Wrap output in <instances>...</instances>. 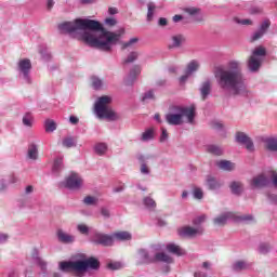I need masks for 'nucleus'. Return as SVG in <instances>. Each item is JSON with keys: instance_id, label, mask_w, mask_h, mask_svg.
I'll return each instance as SVG.
<instances>
[{"instance_id": "1", "label": "nucleus", "mask_w": 277, "mask_h": 277, "mask_svg": "<svg viewBox=\"0 0 277 277\" xmlns=\"http://www.w3.org/2000/svg\"><path fill=\"white\" fill-rule=\"evenodd\" d=\"M58 31L68 34L71 38H77V40H82L93 49L109 53L113 47L120 42L124 28H121L118 32H111L105 29L97 21L77 18L74 22L58 24Z\"/></svg>"}, {"instance_id": "2", "label": "nucleus", "mask_w": 277, "mask_h": 277, "mask_svg": "<svg viewBox=\"0 0 277 277\" xmlns=\"http://www.w3.org/2000/svg\"><path fill=\"white\" fill-rule=\"evenodd\" d=\"M214 78L219 89L225 94L232 96H246L248 94L246 77L239 61H229L225 67H216Z\"/></svg>"}, {"instance_id": "3", "label": "nucleus", "mask_w": 277, "mask_h": 277, "mask_svg": "<svg viewBox=\"0 0 277 277\" xmlns=\"http://www.w3.org/2000/svg\"><path fill=\"white\" fill-rule=\"evenodd\" d=\"M171 111L166 115V122L171 127H179L183 123V118L192 124L196 118V105L190 106H172Z\"/></svg>"}, {"instance_id": "4", "label": "nucleus", "mask_w": 277, "mask_h": 277, "mask_svg": "<svg viewBox=\"0 0 277 277\" xmlns=\"http://www.w3.org/2000/svg\"><path fill=\"white\" fill-rule=\"evenodd\" d=\"M101 267V262L96 258H89L87 260L61 262L60 269L61 272H75L76 274H81L88 272V269H98Z\"/></svg>"}, {"instance_id": "5", "label": "nucleus", "mask_w": 277, "mask_h": 277, "mask_svg": "<svg viewBox=\"0 0 277 277\" xmlns=\"http://www.w3.org/2000/svg\"><path fill=\"white\" fill-rule=\"evenodd\" d=\"M109 105H111V96L103 95L97 98L94 105L97 118H105L106 120L111 121L120 120V115H118V113H116Z\"/></svg>"}, {"instance_id": "6", "label": "nucleus", "mask_w": 277, "mask_h": 277, "mask_svg": "<svg viewBox=\"0 0 277 277\" xmlns=\"http://www.w3.org/2000/svg\"><path fill=\"white\" fill-rule=\"evenodd\" d=\"M17 72L25 83H31V60L22 58L17 62Z\"/></svg>"}, {"instance_id": "7", "label": "nucleus", "mask_w": 277, "mask_h": 277, "mask_svg": "<svg viewBox=\"0 0 277 277\" xmlns=\"http://www.w3.org/2000/svg\"><path fill=\"white\" fill-rule=\"evenodd\" d=\"M91 242L95 246H103L104 248H109L114 246V236L94 230L91 236Z\"/></svg>"}, {"instance_id": "8", "label": "nucleus", "mask_w": 277, "mask_h": 277, "mask_svg": "<svg viewBox=\"0 0 277 277\" xmlns=\"http://www.w3.org/2000/svg\"><path fill=\"white\" fill-rule=\"evenodd\" d=\"M82 185L83 179L77 173H71L64 182L60 183V187H66L67 189H81Z\"/></svg>"}, {"instance_id": "9", "label": "nucleus", "mask_w": 277, "mask_h": 277, "mask_svg": "<svg viewBox=\"0 0 277 277\" xmlns=\"http://www.w3.org/2000/svg\"><path fill=\"white\" fill-rule=\"evenodd\" d=\"M202 233H205L202 227L184 226L177 229L180 237H188L189 239L198 237V235H202Z\"/></svg>"}, {"instance_id": "10", "label": "nucleus", "mask_w": 277, "mask_h": 277, "mask_svg": "<svg viewBox=\"0 0 277 277\" xmlns=\"http://www.w3.org/2000/svg\"><path fill=\"white\" fill-rule=\"evenodd\" d=\"M56 239L60 243H64L66 246H70L71 243H75L77 241V237L72 234H68V232L58 228L56 230Z\"/></svg>"}, {"instance_id": "11", "label": "nucleus", "mask_w": 277, "mask_h": 277, "mask_svg": "<svg viewBox=\"0 0 277 277\" xmlns=\"http://www.w3.org/2000/svg\"><path fill=\"white\" fill-rule=\"evenodd\" d=\"M269 27H272V22L269 21V18L264 19L260 24L259 29L251 36V42H256V40H261V38H263V36L267 34V29H269Z\"/></svg>"}, {"instance_id": "12", "label": "nucleus", "mask_w": 277, "mask_h": 277, "mask_svg": "<svg viewBox=\"0 0 277 277\" xmlns=\"http://www.w3.org/2000/svg\"><path fill=\"white\" fill-rule=\"evenodd\" d=\"M252 268V263L247 260H236L232 263L230 269L234 274H241V272H248Z\"/></svg>"}, {"instance_id": "13", "label": "nucleus", "mask_w": 277, "mask_h": 277, "mask_svg": "<svg viewBox=\"0 0 277 277\" xmlns=\"http://www.w3.org/2000/svg\"><path fill=\"white\" fill-rule=\"evenodd\" d=\"M269 185V179L265 174H259L250 181L251 189H261Z\"/></svg>"}, {"instance_id": "14", "label": "nucleus", "mask_w": 277, "mask_h": 277, "mask_svg": "<svg viewBox=\"0 0 277 277\" xmlns=\"http://www.w3.org/2000/svg\"><path fill=\"white\" fill-rule=\"evenodd\" d=\"M183 12L188 14V16H192L195 23H202L205 21V15H202V10L200 8L188 6L184 8Z\"/></svg>"}, {"instance_id": "15", "label": "nucleus", "mask_w": 277, "mask_h": 277, "mask_svg": "<svg viewBox=\"0 0 277 277\" xmlns=\"http://www.w3.org/2000/svg\"><path fill=\"white\" fill-rule=\"evenodd\" d=\"M236 142H238V144H243L247 150H249L250 153L254 150V143L252 142V138H250V136H248V134L243 132L236 133Z\"/></svg>"}, {"instance_id": "16", "label": "nucleus", "mask_w": 277, "mask_h": 277, "mask_svg": "<svg viewBox=\"0 0 277 277\" xmlns=\"http://www.w3.org/2000/svg\"><path fill=\"white\" fill-rule=\"evenodd\" d=\"M230 220L232 222H235V212H224L213 219V224H215V226H226Z\"/></svg>"}, {"instance_id": "17", "label": "nucleus", "mask_w": 277, "mask_h": 277, "mask_svg": "<svg viewBox=\"0 0 277 277\" xmlns=\"http://www.w3.org/2000/svg\"><path fill=\"white\" fill-rule=\"evenodd\" d=\"M187 42V37L183 34H176L171 37L169 49H181Z\"/></svg>"}, {"instance_id": "18", "label": "nucleus", "mask_w": 277, "mask_h": 277, "mask_svg": "<svg viewBox=\"0 0 277 277\" xmlns=\"http://www.w3.org/2000/svg\"><path fill=\"white\" fill-rule=\"evenodd\" d=\"M212 88H213V82H211L210 79L203 81L200 84L199 92L202 101H207V98H209Z\"/></svg>"}, {"instance_id": "19", "label": "nucleus", "mask_w": 277, "mask_h": 277, "mask_svg": "<svg viewBox=\"0 0 277 277\" xmlns=\"http://www.w3.org/2000/svg\"><path fill=\"white\" fill-rule=\"evenodd\" d=\"M140 72H142V67H140V65H134L128 77L124 79V85H133V83H135V80L137 79V75H140Z\"/></svg>"}, {"instance_id": "20", "label": "nucleus", "mask_w": 277, "mask_h": 277, "mask_svg": "<svg viewBox=\"0 0 277 277\" xmlns=\"http://www.w3.org/2000/svg\"><path fill=\"white\" fill-rule=\"evenodd\" d=\"M263 64V58H255L254 56H250L247 66L250 72H259V69L261 68Z\"/></svg>"}, {"instance_id": "21", "label": "nucleus", "mask_w": 277, "mask_h": 277, "mask_svg": "<svg viewBox=\"0 0 277 277\" xmlns=\"http://www.w3.org/2000/svg\"><path fill=\"white\" fill-rule=\"evenodd\" d=\"M213 264L211 262H203L200 268L195 272L194 277H208L207 273L211 272Z\"/></svg>"}, {"instance_id": "22", "label": "nucleus", "mask_w": 277, "mask_h": 277, "mask_svg": "<svg viewBox=\"0 0 277 277\" xmlns=\"http://www.w3.org/2000/svg\"><path fill=\"white\" fill-rule=\"evenodd\" d=\"M137 159L141 163V174H146V175L150 174V169L146 164V161H148V159H153V156L140 155Z\"/></svg>"}, {"instance_id": "23", "label": "nucleus", "mask_w": 277, "mask_h": 277, "mask_svg": "<svg viewBox=\"0 0 277 277\" xmlns=\"http://www.w3.org/2000/svg\"><path fill=\"white\" fill-rule=\"evenodd\" d=\"M167 250L171 254H175V256H184L185 254V250L175 243L167 245Z\"/></svg>"}, {"instance_id": "24", "label": "nucleus", "mask_w": 277, "mask_h": 277, "mask_svg": "<svg viewBox=\"0 0 277 277\" xmlns=\"http://www.w3.org/2000/svg\"><path fill=\"white\" fill-rule=\"evenodd\" d=\"M216 166L220 170H224L225 172H233V170H235V163L230 162V160H220L216 162Z\"/></svg>"}, {"instance_id": "25", "label": "nucleus", "mask_w": 277, "mask_h": 277, "mask_svg": "<svg viewBox=\"0 0 277 277\" xmlns=\"http://www.w3.org/2000/svg\"><path fill=\"white\" fill-rule=\"evenodd\" d=\"M206 181L208 189L215 190L222 187V183H220V181L215 180V177L211 175H208Z\"/></svg>"}, {"instance_id": "26", "label": "nucleus", "mask_w": 277, "mask_h": 277, "mask_svg": "<svg viewBox=\"0 0 277 277\" xmlns=\"http://www.w3.org/2000/svg\"><path fill=\"white\" fill-rule=\"evenodd\" d=\"M200 68V62L193 60L190 61L185 69L186 75H194Z\"/></svg>"}, {"instance_id": "27", "label": "nucleus", "mask_w": 277, "mask_h": 277, "mask_svg": "<svg viewBox=\"0 0 277 277\" xmlns=\"http://www.w3.org/2000/svg\"><path fill=\"white\" fill-rule=\"evenodd\" d=\"M113 239H116L117 241H131L132 236L129 232H117L113 234Z\"/></svg>"}, {"instance_id": "28", "label": "nucleus", "mask_w": 277, "mask_h": 277, "mask_svg": "<svg viewBox=\"0 0 277 277\" xmlns=\"http://www.w3.org/2000/svg\"><path fill=\"white\" fill-rule=\"evenodd\" d=\"M138 262L137 265H142L144 263H153V259L148 255V251L144 249L138 250Z\"/></svg>"}, {"instance_id": "29", "label": "nucleus", "mask_w": 277, "mask_h": 277, "mask_svg": "<svg viewBox=\"0 0 277 277\" xmlns=\"http://www.w3.org/2000/svg\"><path fill=\"white\" fill-rule=\"evenodd\" d=\"M265 55H267V50L265 49V47L260 45L252 51L251 57H255L256 60H263Z\"/></svg>"}, {"instance_id": "30", "label": "nucleus", "mask_w": 277, "mask_h": 277, "mask_svg": "<svg viewBox=\"0 0 277 277\" xmlns=\"http://www.w3.org/2000/svg\"><path fill=\"white\" fill-rule=\"evenodd\" d=\"M155 261H159L160 263H174V259L172 256L168 255L164 252H158L155 254Z\"/></svg>"}, {"instance_id": "31", "label": "nucleus", "mask_w": 277, "mask_h": 277, "mask_svg": "<svg viewBox=\"0 0 277 277\" xmlns=\"http://www.w3.org/2000/svg\"><path fill=\"white\" fill-rule=\"evenodd\" d=\"M27 157L32 161H36V159H38V145H36L35 143L28 145Z\"/></svg>"}, {"instance_id": "32", "label": "nucleus", "mask_w": 277, "mask_h": 277, "mask_svg": "<svg viewBox=\"0 0 277 277\" xmlns=\"http://www.w3.org/2000/svg\"><path fill=\"white\" fill-rule=\"evenodd\" d=\"M207 153H210V155H214L216 157H221V155H224V149L217 145H208Z\"/></svg>"}, {"instance_id": "33", "label": "nucleus", "mask_w": 277, "mask_h": 277, "mask_svg": "<svg viewBox=\"0 0 277 277\" xmlns=\"http://www.w3.org/2000/svg\"><path fill=\"white\" fill-rule=\"evenodd\" d=\"M234 222H245L246 224H250V222H254V216L252 214L238 215L235 213Z\"/></svg>"}, {"instance_id": "34", "label": "nucleus", "mask_w": 277, "mask_h": 277, "mask_svg": "<svg viewBox=\"0 0 277 277\" xmlns=\"http://www.w3.org/2000/svg\"><path fill=\"white\" fill-rule=\"evenodd\" d=\"M64 148H75L77 146V138L75 136H66L62 142Z\"/></svg>"}, {"instance_id": "35", "label": "nucleus", "mask_w": 277, "mask_h": 277, "mask_svg": "<svg viewBox=\"0 0 277 277\" xmlns=\"http://www.w3.org/2000/svg\"><path fill=\"white\" fill-rule=\"evenodd\" d=\"M229 187L232 189V194H235L236 196H239L241 192H243V184H241V182H232Z\"/></svg>"}, {"instance_id": "36", "label": "nucleus", "mask_w": 277, "mask_h": 277, "mask_svg": "<svg viewBox=\"0 0 277 277\" xmlns=\"http://www.w3.org/2000/svg\"><path fill=\"white\" fill-rule=\"evenodd\" d=\"M143 205L146 207V209H149V211H155L157 208V202H155V199L150 197H145L143 199Z\"/></svg>"}, {"instance_id": "37", "label": "nucleus", "mask_w": 277, "mask_h": 277, "mask_svg": "<svg viewBox=\"0 0 277 277\" xmlns=\"http://www.w3.org/2000/svg\"><path fill=\"white\" fill-rule=\"evenodd\" d=\"M63 168H64V159L56 158L54 160V164H53V168H52L54 174H60V172H62Z\"/></svg>"}, {"instance_id": "38", "label": "nucleus", "mask_w": 277, "mask_h": 277, "mask_svg": "<svg viewBox=\"0 0 277 277\" xmlns=\"http://www.w3.org/2000/svg\"><path fill=\"white\" fill-rule=\"evenodd\" d=\"M137 42H140V38L133 37L129 41L123 42L121 49L122 51H124L126 49H133L135 44H137Z\"/></svg>"}, {"instance_id": "39", "label": "nucleus", "mask_w": 277, "mask_h": 277, "mask_svg": "<svg viewBox=\"0 0 277 277\" xmlns=\"http://www.w3.org/2000/svg\"><path fill=\"white\" fill-rule=\"evenodd\" d=\"M82 202L87 207H96V205H98V199L94 196H87L83 198Z\"/></svg>"}, {"instance_id": "40", "label": "nucleus", "mask_w": 277, "mask_h": 277, "mask_svg": "<svg viewBox=\"0 0 277 277\" xmlns=\"http://www.w3.org/2000/svg\"><path fill=\"white\" fill-rule=\"evenodd\" d=\"M44 127H45L47 133H53V131H56V129H57V123H55L51 119H47L44 122Z\"/></svg>"}, {"instance_id": "41", "label": "nucleus", "mask_w": 277, "mask_h": 277, "mask_svg": "<svg viewBox=\"0 0 277 277\" xmlns=\"http://www.w3.org/2000/svg\"><path fill=\"white\" fill-rule=\"evenodd\" d=\"M94 151L96 153V155H100V157H102V155H105V153H107V144L97 143L94 146Z\"/></svg>"}, {"instance_id": "42", "label": "nucleus", "mask_w": 277, "mask_h": 277, "mask_svg": "<svg viewBox=\"0 0 277 277\" xmlns=\"http://www.w3.org/2000/svg\"><path fill=\"white\" fill-rule=\"evenodd\" d=\"M272 250V245L267 242H262L259 245L258 251L260 254H269Z\"/></svg>"}, {"instance_id": "43", "label": "nucleus", "mask_w": 277, "mask_h": 277, "mask_svg": "<svg viewBox=\"0 0 277 277\" xmlns=\"http://www.w3.org/2000/svg\"><path fill=\"white\" fill-rule=\"evenodd\" d=\"M155 137V131L153 129H148L142 134V142H150V140H154Z\"/></svg>"}, {"instance_id": "44", "label": "nucleus", "mask_w": 277, "mask_h": 277, "mask_svg": "<svg viewBox=\"0 0 277 277\" xmlns=\"http://www.w3.org/2000/svg\"><path fill=\"white\" fill-rule=\"evenodd\" d=\"M140 57V53L137 51H132L128 54L127 58L124 60V64H133Z\"/></svg>"}, {"instance_id": "45", "label": "nucleus", "mask_w": 277, "mask_h": 277, "mask_svg": "<svg viewBox=\"0 0 277 277\" xmlns=\"http://www.w3.org/2000/svg\"><path fill=\"white\" fill-rule=\"evenodd\" d=\"M266 148L272 153H277V140L276 138H268L266 141Z\"/></svg>"}, {"instance_id": "46", "label": "nucleus", "mask_w": 277, "mask_h": 277, "mask_svg": "<svg viewBox=\"0 0 277 277\" xmlns=\"http://www.w3.org/2000/svg\"><path fill=\"white\" fill-rule=\"evenodd\" d=\"M91 84L94 90H101V88H103V80L96 76H93L91 77Z\"/></svg>"}, {"instance_id": "47", "label": "nucleus", "mask_w": 277, "mask_h": 277, "mask_svg": "<svg viewBox=\"0 0 277 277\" xmlns=\"http://www.w3.org/2000/svg\"><path fill=\"white\" fill-rule=\"evenodd\" d=\"M24 127H34V116L30 113H26L23 117Z\"/></svg>"}, {"instance_id": "48", "label": "nucleus", "mask_w": 277, "mask_h": 277, "mask_svg": "<svg viewBox=\"0 0 277 277\" xmlns=\"http://www.w3.org/2000/svg\"><path fill=\"white\" fill-rule=\"evenodd\" d=\"M193 196L196 200H202V198H205V193L202 192V188L195 187L193 189Z\"/></svg>"}, {"instance_id": "49", "label": "nucleus", "mask_w": 277, "mask_h": 277, "mask_svg": "<svg viewBox=\"0 0 277 277\" xmlns=\"http://www.w3.org/2000/svg\"><path fill=\"white\" fill-rule=\"evenodd\" d=\"M143 103H148V101H155V92L153 90L144 93L142 97Z\"/></svg>"}, {"instance_id": "50", "label": "nucleus", "mask_w": 277, "mask_h": 277, "mask_svg": "<svg viewBox=\"0 0 277 277\" xmlns=\"http://www.w3.org/2000/svg\"><path fill=\"white\" fill-rule=\"evenodd\" d=\"M77 230L81 233V235H90V227L85 224H78Z\"/></svg>"}, {"instance_id": "51", "label": "nucleus", "mask_w": 277, "mask_h": 277, "mask_svg": "<svg viewBox=\"0 0 277 277\" xmlns=\"http://www.w3.org/2000/svg\"><path fill=\"white\" fill-rule=\"evenodd\" d=\"M207 220V215L202 214L200 216H197L193 220L194 226L200 227V224H202Z\"/></svg>"}, {"instance_id": "52", "label": "nucleus", "mask_w": 277, "mask_h": 277, "mask_svg": "<svg viewBox=\"0 0 277 277\" xmlns=\"http://www.w3.org/2000/svg\"><path fill=\"white\" fill-rule=\"evenodd\" d=\"M211 128L214 129V131H224V123L220 121H212Z\"/></svg>"}, {"instance_id": "53", "label": "nucleus", "mask_w": 277, "mask_h": 277, "mask_svg": "<svg viewBox=\"0 0 277 277\" xmlns=\"http://www.w3.org/2000/svg\"><path fill=\"white\" fill-rule=\"evenodd\" d=\"M147 8H148V11H147V21H153V16H154V12H155V4H153V3H149L148 5H147Z\"/></svg>"}, {"instance_id": "54", "label": "nucleus", "mask_w": 277, "mask_h": 277, "mask_svg": "<svg viewBox=\"0 0 277 277\" xmlns=\"http://www.w3.org/2000/svg\"><path fill=\"white\" fill-rule=\"evenodd\" d=\"M101 215L105 217L106 220H109L111 217V212H109V209L102 207L101 208Z\"/></svg>"}, {"instance_id": "55", "label": "nucleus", "mask_w": 277, "mask_h": 277, "mask_svg": "<svg viewBox=\"0 0 277 277\" xmlns=\"http://www.w3.org/2000/svg\"><path fill=\"white\" fill-rule=\"evenodd\" d=\"M160 142H168V130L166 128H161Z\"/></svg>"}, {"instance_id": "56", "label": "nucleus", "mask_w": 277, "mask_h": 277, "mask_svg": "<svg viewBox=\"0 0 277 277\" xmlns=\"http://www.w3.org/2000/svg\"><path fill=\"white\" fill-rule=\"evenodd\" d=\"M235 22L238 25H252V19H239V18H235Z\"/></svg>"}, {"instance_id": "57", "label": "nucleus", "mask_w": 277, "mask_h": 277, "mask_svg": "<svg viewBox=\"0 0 277 277\" xmlns=\"http://www.w3.org/2000/svg\"><path fill=\"white\" fill-rule=\"evenodd\" d=\"M120 267H122V264H120L119 262L108 264V269H120Z\"/></svg>"}, {"instance_id": "58", "label": "nucleus", "mask_w": 277, "mask_h": 277, "mask_svg": "<svg viewBox=\"0 0 277 277\" xmlns=\"http://www.w3.org/2000/svg\"><path fill=\"white\" fill-rule=\"evenodd\" d=\"M251 14H262L263 13V9L259 8V6H253L250 10Z\"/></svg>"}, {"instance_id": "59", "label": "nucleus", "mask_w": 277, "mask_h": 277, "mask_svg": "<svg viewBox=\"0 0 277 277\" xmlns=\"http://www.w3.org/2000/svg\"><path fill=\"white\" fill-rule=\"evenodd\" d=\"M24 194H25L26 196H29L30 194H34V186H32V185H27V186L25 187Z\"/></svg>"}, {"instance_id": "60", "label": "nucleus", "mask_w": 277, "mask_h": 277, "mask_svg": "<svg viewBox=\"0 0 277 277\" xmlns=\"http://www.w3.org/2000/svg\"><path fill=\"white\" fill-rule=\"evenodd\" d=\"M159 27H166L168 25V19L166 17H160L158 21Z\"/></svg>"}, {"instance_id": "61", "label": "nucleus", "mask_w": 277, "mask_h": 277, "mask_svg": "<svg viewBox=\"0 0 277 277\" xmlns=\"http://www.w3.org/2000/svg\"><path fill=\"white\" fill-rule=\"evenodd\" d=\"M268 200H269V202H272L273 205H277V195L268 194Z\"/></svg>"}, {"instance_id": "62", "label": "nucleus", "mask_w": 277, "mask_h": 277, "mask_svg": "<svg viewBox=\"0 0 277 277\" xmlns=\"http://www.w3.org/2000/svg\"><path fill=\"white\" fill-rule=\"evenodd\" d=\"M9 238L10 236H8V234L0 233V243H5V241H8Z\"/></svg>"}, {"instance_id": "63", "label": "nucleus", "mask_w": 277, "mask_h": 277, "mask_svg": "<svg viewBox=\"0 0 277 277\" xmlns=\"http://www.w3.org/2000/svg\"><path fill=\"white\" fill-rule=\"evenodd\" d=\"M69 122H70V124H79V117L70 116Z\"/></svg>"}, {"instance_id": "64", "label": "nucleus", "mask_w": 277, "mask_h": 277, "mask_svg": "<svg viewBox=\"0 0 277 277\" xmlns=\"http://www.w3.org/2000/svg\"><path fill=\"white\" fill-rule=\"evenodd\" d=\"M21 274L18 273L17 269H13L9 273V277H19Z\"/></svg>"}]
</instances>
